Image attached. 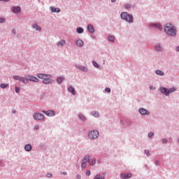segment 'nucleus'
I'll use <instances>...</instances> for the list:
<instances>
[{
  "mask_svg": "<svg viewBox=\"0 0 179 179\" xmlns=\"http://www.w3.org/2000/svg\"><path fill=\"white\" fill-rule=\"evenodd\" d=\"M155 164H156L157 166L159 164V162H157V161H155Z\"/></svg>",
  "mask_w": 179,
  "mask_h": 179,
  "instance_id": "3c124183",
  "label": "nucleus"
},
{
  "mask_svg": "<svg viewBox=\"0 0 179 179\" xmlns=\"http://www.w3.org/2000/svg\"><path fill=\"white\" fill-rule=\"evenodd\" d=\"M32 27L34 29H36V30H38V31H41V27H38V25H37V24H34L32 25Z\"/></svg>",
  "mask_w": 179,
  "mask_h": 179,
  "instance_id": "412c9836",
  "label": "nucleus"
},
{
  "mask_svg": "<svg viewBox=\"0 0 179 179\" xmlns=\"http://www.w3.org/2000/svg\"><path fill=\"white\" fill-rule=\"evenodd\" d=\"M34 120H36V121H38L40 120H44V115L40 113H36L34 115Z\"/></svg>",
  "mask_w": 179,
  "mask_h": 179,
  "instance_id": "39448f33",
  "label": "nucleus"
},
{
  "mask_svg": "<svg viewBox=\"0 0 179 179\" xmlns=\"http://www.w3.org/2000/svg\"><path fill=\"white\" fill-rule=\"evenodd\" d=\"M165 33L168 34V36H176L177 34V29L170 23L166 24L164 29Z\"/></svg>",
  "mask_w": 179,
  "mask_h": 179,
  "instance_id": "f257e3e1",
  "label": "nucleus"
},
{
  "mask_svg": "<svg viewBox=\"0 0 179 179\" xmlns=\"http://www.w3.org/2000/svg\"><path fill=\"white\" fill-rule=\"evenodd\" d=\"M0 1H3V2H9V1L10 0H0Z\"/></svg>",
  "mask_w": 179,
  "mask_h": 179,
  "instance_id": "09e8293b",
  "label": "nucleus"
},
{
  "mask_svg": "<svg viewBox=\"0 0 179 179\" xmlns=\"http://www.w3.org/2000/svg\"><path fill=\"white\" fill-rule=\"evenodd\" d=\"M77 68L78 69H80V71H83V72H87V68H86L83 66H77Z\"/></svg>",
  "mask_w": 179,
  "mask_h": 179,
  "instance_id": "f3484780",
  "label": "nucleus"
},
{
  "mask_svg": "<svg viewBox=\"0 0 179 179\" xmlns=\"http://www.w3.org/2000/svg\"><path fill=\"white\" fill-rule=\"evenodd\" d=\"M78 117H79L80 120H82V121H85V120H86V117L82 114H80L78 115Z\"/></svg>",
  "mask_w": 179,
  "mask_h": 179,
  "instance_id": "c85d7f7f",
  "label": "nucleus"
},
{
  "mask_svg": "<svg viewBox=\"0 0 179 179\" xmlns=\"http://www.w3.org/2000/svg\"><path fill=\"white\" fill-rule=\"evenodd\" d=\"M111 2L113 3L115 2V0H111Z\"/></svg>",
  "mask_w": 179,
  "mask_h": 179,
  "instance_id": "5fc2aeb1",
  "label": "nucleus"
},
{
  "mask_svg": "<svg viewBox=\"0 0 179 179\" xmlns=\"http://www.w3.org/2000/svg\"><path fill=\"white\" fill-rule=\"evenodd\" d=\"M153 135H154V133H153V132H150V133L148 134V138H152V136H153Z\"/></svg>",
  "mask_w": 179,
  "mask_h": 179,
  "instance_id": "4c0bfd02",
  "label": "nucleus"
},
{
  "mask_svg": "<svg viewBox=\"0 0 179 179\" xmlns=\"http://www.w3.org/2000/svg\"><path fill=\"white\" fill-rule=\"evenodd\" d=\"M13 113H16V111L14 110V111H13Z\"/></svg>",
  "mask_w": 179,
  "mask_h": 179,
  "instance_id": "6e6d98bb",
  "label": "nucleus"
},
{
  "mask_svg": "<svg viewBox=\"0 0 179 179\" xmlns=\"http://www.w3.org/2000/svg\"><path fill=\"white\" fill-rule=\"evenodd\" d=\"M139 113L142 115H149V112H148V110L143 108L139 109Z\"/></svg>",
  "mask_w": 179,
  "mask_h": 179,
  "instance_id": "1a4fd4ad",
  "label": "nucleus"
},
{
  "mask_svg": "<svg viewBox=\"0 0 179 179\" xmlns=\"http://www.w3.org/2000/svg\"><path fill=\"white\" fill-rule=\"evenodd\" d=\"M50 10H51V12H52V13H54L55 12H57V13H59V11L61 10H59V8H58L52 6V7H50Z\"/></svg>",
  "mask_w": 179,
  "mask_h": 179,
  "instance_id": "4468645a",
  "label": "nucleus"
},
{
  "mask_svg": "<svg viewBox=\"0 0 179 179\" xmlns=\"http://www.w3.org/2000/svg\"><path fill=\"white\" fill-rule=\"evenodd\" d=\"M121 177H122V178H124V179L131 178V177H132V174H131V173H122Z\"/></svg>",
  "mask_w": 179,
  "mask_h": 179,
  "instance_id": "9b49d317",
  "label": "nucleus"
},
{
  "mask_svg": "<svg viewBox=\"0 0 179 179\" xmlns=\"http://www.w3.org/2000/svg\"><path fill=\"white\" fill-rule=\"evenodd\" d=\"M92 64H93L94 66H95V68H99V64H97V62H93Z\"/></svg>",
  "mask_w": 179,
  "mask_h": 179,
  "instance_id": "f704fd0d",
  "label": "nucleus"
},
{
  "mask_svg": "<svg viewBox=\"0 0 179 179\" xmlns=\"http://www.w3.org/2000/svg\"><path fill=\"white\" fill-rule=\"evenodd\" d=\"M83 44L84 43H83V41L82 40H78L76 42V45H78V47H83Z\"/></svg>",
  "mask_w": 179,
  "mask_h": 179,
  "instance_id": "a211bd4d",
  "label": "nucleus"
},
{
  "mask_svg": "<svg viewBox=\"0 0 179 179\" xmlns=\"http://www.w3.org/2000/svg\"><path fill=\"white\" fill-rule=\"evenodd\" d=\"M160 90L163 94H165V96H169V94H170V91L166 87H161Z\"/></svg>",
  "mask_w": 179,
  "mask_h": 179,
  "instance_id": "6e6552de",
  "label": "nucleus"
},
{
  "mask_svg": "<svg viewBox=\"0 0 179 179\" xmlns=\"http://www.w3.org/2000/svg\"><path fill=\"white\" fill-rule=\"evenodd\" d=\"M21 82L24 83L25 85L29 83V77L27 76L25 78L22 77Z\"/></svg>",
  "mask_w": 179,
  "mask_h": 179,
  "instance_id": "2eb2a0df",
  "label": "nucleus"
},
{
  "mask_svg": "<svg viewBox=\"0 0 179 179\" xmlns=\"http://www.w3.org/2000/svg\"><path fill=\"white\" fill-rule=\"evenodd\" d=\"M12 10L13 13H19L21 10V8L20 6L13 7Z\"/></svg>",
  "mask_w": 179,
  "mask_h": 179,
  "instance_id": "f8f14e48",
  "label": "nucleus"
},
{
  "mask_svg": "<svg viewBox=\"0 0 179 179\" xmlns=\"http://www.w3.org/2000/svg\"><path fill=\"white\" fill-rule=\"evenodd\" d=\"M43 114L48 115V117H54L55 115V112L54 110H48V111H43Z\"/></svg>",
  "mask_w": 179,
  "mask_h": 179,
  "instance_id": "0eeeda50",
  "label": "nucleus"
},
{
  "mask_svg": "<svg viewBox=\"0 0 179 179\" xmlns=\"http://www.w3.org/2000/svg\"><path fill=\"white\" fill-rule=\"evenodd\" d=\"M69 92H70V93H72V94L75 95L76 92L75 91V88H73V87H69Z\"/></svg>",
  "mask_w": 179,
  "mask_h": 179,
  "instance_id": "aec40b11",
  "label": "nucleus"
},
{
  "mask_svg": "<svg viewBox=\"0 0 179 179\" xmlns=\"http://www.w3.org/2000/svg\"><path fill=\"white\" fill-rule=\"evenodd\" d=\"M153 27L158 29L159 30H163V27L160 24H152Z\"/></svg>",
  "mask_w": 179,
  "mask_h": 179,
  "instance_id": "ddd939ff",
  "label": "nucleus"
},
{
  "mask_svg": "<svg viewBox=\"0 0 179 179\" xmlns=\"http://www.w3.org/2000/svg\"><path fill=\"white\" fill-rule=\"evenodd\" d=\"M120 16L123 20H126V22H128L129 23H132L134 22V16L129 15L128 13H122Z\"/></svg>",
  "mask_w": 179,
  "mask_h": 179,
  "instance_id": "7ed1b4c3",
  "label": "nucleus"
},
{
  "mask_svg": "<svg viewBox=\"0 0 179 179\" xmlns=\"http://www.w3.org/2000/svg\"><path fill=\"white\" fill-rule=\"evenodd\" d=\"M8 86H9L8 84H1L0 85V87H1V89H6V87H8Z\"/></svg>",
  "mask_w": 179,
  "mask_h": 179,
  "instance_id": "cd10ccee",
  "label": "nucleus"
},
{
  "mask_svg": "<svg viewBox=\"0 0 179 179\" xmlns=\"http://www.w3.org/2000/svg\"><path fill=\"white\" fill-rule=\"evenodd\" d=\"M65 40H62L59 43H57V45H65Z\"/></svg>",
  "mask_w": 179,
  "mask_h": 179,
  "instance_id": "7c9ffc66",
  "label": "nucleus"
},
{
  "mask_svg": "<svg viewBox=\"0 0 179 179\" xmlns=\"http://www.w3.org/2000/svg\"><path fill=\"white\" fill-rule=\"evenodd\" d=\"M88 136L90 139H97L99 138V132L97 131H91L89 132Z\"/></svg>",
  "mask_w": 179,
  "mask_h": 179,
  "instance_id": "20e7f679",
  "label": "nucleus"
},
{
  "mask_svg": "<svg viewBox=\"0 0 179 179\" xmlns=\"http://www.w3.org/2000/svg\"><path fill=\"white\" fill-rule=\"evenodd\" d=\"M176 51H179V46L176 48Z\"/></svg>",
  "mask_w": 179,
  "mask_h": 179,
  "instance_id": "603ef678",
  "label": "nucleus"
},
{
  "mask_svg": "<svg viewBox=\"0 0 179 179\" xmlns=\"http://www.w3.org/2000/svg\"><path fill=\"white\" fill-rule=\"evenodd\" d=\"M13 79H15V80H22V77L19 76H14Z\"/></svg>",
  "mask_w": 179,
  "mask_h": 179,
  "instance_id": "bb28decb",
  "label": "nucleus"
},
{
  "mask_svg": "<svg viewBox=\"0 0 179 179\" xmlns=\"http://www.w3.org/2000/svg\"><path fill=\"white\" fill-rule=\"evenodd\" d=\"M28 79L31 82H36V83L38 82V78H37V77H35L33 76H28Z\"/></svg>",
  "mask_w": 179,
  "mask_h": 179,
  "instance_id": "9d476101",
  "label": "nucleus"
},
{
  "mask_svg": "<svg viewBox=\"0 0 179 179\" xmlns=\"http://www.w3.org/2000/svg\"><path fill=\"white\" fill-rule=\"evenodd\" d=\"M12 33H13V34H16V30L15 29H13Z\"/></svg>",
  "mask_w": 179,
  "mask_h": 179,
  "instance_id": "49530a36",
  "label": "nucleus"
},
{
  "mask_svg": "<svg viewBox=\"0 0 179 179\" xmlns=\"http://www.w3.org/2000/svg\"><path fill=\"white\" fill-rule=\"evenodd\" d=\"M94 179H104V178L101 177L100 175H96Z\"/></svg>",
  "mask_w": 179,
  "mask_h": 179,
  "instance_id": "473e14b6",
  "label": "nucleus"
},
{
  "mask_svg": "<svg viewBox=\"0 0 179 179\" xmlns=\"http://www.w3.org/2000/svg\"><path fill=\"white\" fill-rule=\"evenodd\" d=\"M89 163L90 164V166H94V164H96V159H92L89 161Z\"/></svg>",
  "mask_w": 179,
  "mask_h": 179,
  "instance_id": "4be33fe9",
  "label": "nucleus"
},
{
  "mask_svg": "<svg viewBox=\"0 0 179 179\" xmlns=\"http://www.w3.org/2000/svg\"><path fill=\"white\" fill-rule=\"evenodd\" d=\"M34 128H35V129H40V126L36 125V126L34 127Z\"/></svg>",
  "mask_w": 179,
  "mask_h": 179,
  "instance_id": "c03bdc74",
  "label": "nucleus"
},
{
  "mask_svg": "<svg viewBox=\"0 0 179 179\" xmlns=\"http://www.w3.org/2000/svg\"><path fill=\"white\" fill-rule=\"evenodd\" d=\"M90 159V156H89V155H86L84 157L83 162L81 164L82 169H86V163H87V162H89Z\"/></svg>",
  "mask_w": 179,
  "mask_h": 179,
  "instance_id": "423d86ee",
  "label": "nucleus"
},
{
  "mask_svg": "<svg viewBox=\"0 0 179 179\" xmlns=\"http://www.w3.org/2000/svg\"><path fill=\"white\" fill-rule=\"evenodd\" d=\"M124 7H125L126 9H129V8H131V4H126L124 6Z\"/></svg>",
  "mask_w": 179,
  "mask_h": 179,
  "instance_id": "e433bc0d",
  "label": "nucleus"
},
{
  "mask_svg": "<svg viewBox=\"0 0 179 179\" xmlns=\"http://www.w3.org/2000/svg\"><path fill=\"white\" fill-rule=\"evenodd\" d=\"M24 149L27 150V152H30V150H31V145L27 144L24 147Z\"/></svg>",
  "mask_w": 179,
  "mask_h": 179,
  "instance_id": "6ab92c4d",
  "label": "nucleus"
},
{
  "mask_svg": "<svg viewBox=\"0 0 179 179\" xmlns=\"http://www.w3.org/2000/svg\"><path fill=\"white\" fill-rule=\"evenodd\" d=\"M105 92H106L107 93H111V89H110L109 87H106L105 89Z\"/></svg>",
  "mask_w": 179,
  "mask_h": 179,
  "instance_id": "72a5a7b5",
  "label": "nucleus"
},
{
  "mask_svg": "<svg viewBox=\"0 0 179 179\" xmlns=\"http://www.w3.org/2000/svg\"><path fill=\"white\" fill-rule=\"evenodd\" d=\"M86 176H90V170H87V171H86Z\"/></svg>",
  "mask_w": 179,
  "mask_h": 179,
  "instance_id": "79ce46f5",
  "label": "nucleus"
},
{
  "mask_svg": "<svg viewBox=\"0 0 179 179\" xmlns=\"http://www.w3.org/2000/svg\"><path fill=\"white\" fill-rule=\"evenodd\" d=\"M62 174H63L64 176H66V174H68L66 172H63L62 173Z\"/></svg>",
  "mask_w": 179,
  "mask_h": 179,
  "instance_id": "8fccbe9b",
  "label": "nucleus"
},
{
  "mask_svg": "<svg viewBox=\"0 0 179 179\" xmlns=\"http://www.w3.org/2000/svg\"><path fill=\"white\" fill-rule=\"evenodd\" d=\"M145 153L147 155V156H150V152L149 150H145Z\"/></svg>",
  "mask_w": 179,
  "mask_h": 179,
  "instance_id": "ea45409f",
  "label": "nucleus"
},
{
  "mask_svg": "<svg viewBox=\"0 0 179 179\" xmlns=\"http://www.w3.org/2000/svg\"><path fill=\"white\" fill-rule=\"evenodd\" d=\"M46 176L48 178H51V177H52V175L51 173H48Z\"/></svg>",
  "mask_w": 179,
  "mask_h": 179,
  "instance_id": "37998d69",
  "label": "nucleus"
},
{
  "mask_svg": "<svg viewBox=\"0 0 179 179\" xmlns=\"http://www.w3.org/2000/svg\"><path fill=\"white\" fill-rule=\"evenodd\" d=\"M77 33H79V34H82V33H83V28L78 27L77 28Z\"/></svg>",
  "mask_w": 179,
  "mask_h": 179,
  "instance_id": "b1692460",
  "label": "nucleus"
},
{
  "mask_svg": "<svg viewBox=\"0 0 179 179\" xmlns=\"http://www.w3.org/2000/svg\"><path fill=\"white\" fill-rule=\"evenodd\" d=\"M20 92V89L19 87H15V92L19 93Z\"/></svg>",
  "mask_w": 179,
  "mask_h": 179,
  "instance_id": "a19ab883",
  "label": "nucleus"
},
{
  "mask_svg": "<svg viewBox=\"0 0 179 179\" xmlns=\"http://www.w3.org/2000/svg\"><path fill=\"white\" fill-rule=\"evenodd\" d=\"M5 22V18L0 17V23H3Z\"/></svg>",
  "mask_w": 179,
  "mask_h": 179,
  "instance_id": "58836bf2",
  "label": "nucleus"
},
{
  "mask_svg": "<svg viewBox=\"0 0 179 179\" xmlns=\"http://www.w3.org/2000/svg\"><path fill=\"white\" fill-rule=\"evenodd\" d=\"M92 114L96 118H97L100 115V113H99V112H97V111L92 112Z\"/></svg>",
  "mask_w": 179,
  "mask_h": 179,
  "instance_id": "5701e85b",
  "label": "nucleus"
},
{
  "mask_svg": "<svg viewBox=\"0 0 179 179\" xmlns=\"http://www.w3.org/2000/svg\"><path fill=\"white\" fill-rule=\"evenodd\" d=\"M80 178H81L80 175H77V176H76V179H80Z\"/></svg>",
  "mask_w": 179,
  "mask_h": 179,
  "instance_id": "de8ad7c7",
  "label": "nucleus"
},
{
  "mask_svg": "<svg viewBox=\"0 0 179 179\" xmlns=\"http://www.w3.org/2000/svg\"><path fill=\"white\" fill-rule=\"evenodd\" d=\"M64 80V78L59 77L57 79V83H59V84L62 83V81Z\"/></svg>",
  "mask_w": 179,
  "mask_h": 179,
  "instance_id": "c756f323",
  "label": "nucleus"
},
{
  "mask_svg": "<svg viewBox=\"0 0 179 179\" xmlns=\"http://www.w3.org/2000/svg\"><path fill=\"white\" fill-rule=\"evenodd\" d=\"M155 50L157 51H162V46L157 45V46H155Z\"/></svg>",
  "mask_w": 179,
  "mask_h": 179,
  "instance_id": "2f4dec72",
  "label": "nucleus"
},
{
  "mask_svg": "<svg viewBox=\"0 0 179 179\" xmlns=\"http://www.w3.org/2000/svg\"><path fill=\"white\" fill-rule=\"evenodd\" d=\"M150 90H154L153 87H150Z\"/></svg>",
  "mask_w": 179,
  "mask_h": 179,
  "instance_id": "864d4df0",
  "label": "nucleus"
},
{
  "mask_svg": "<svg viewBox=\"0 0 179 179\" xmlns=\"http://www.w3.org/2000/svg\"><path fill=\"white\" fill-rule=\"evenodd\" d=\"M163 143H167V140L166 138H164L162 140Z\"/></svg>",
  "mask_w": 179,
  "mask_h": 179,
  "instance_id": "a18cd8bd",
  "label": "nucleus"
},
{
  "mask_svg": "<svg viewBox=\"0 0 179 179\" xmlns=\"http://www.w3.org/2000/svg\"><path fill=\"white\" fill-rule=\"evenodd\" d=\"M87 30L90 31V33H94V27L92 25H88Z\"/></svg>",
  "mask_w": 179,
  "mask_h": 179,
  "instance_id": "dca6fc26",
  "label": "nucleus"
},
{
  "mask_svg": "<svg viewBox=\"0 0 179 179\" xmlns=\"http://www.w3.org/2000/svg\"><path fill=\"white\" fill-rule=\"evenodd\" d=\"M109 41H112V43H114V41L115 40V37L113 36H109L108 37Z\"/></svg>",
  "mask_w": 179,
  "mask_h": 179,
  "instance_id": "a878e982",
  "label": "nucleus"
},
{
  "mask_svg": "<svg viewBox=\"0 0 179 179\" xmlns=\"http://www.w3.org/2000/svg\"><path fill=\"white\" fill-rule=\"evenodd\" d=\"M39 79H43V83L50 85L54 83V80H51V75L39 73L38 74Z\"/></svg>",
  "mask_w": 179,
  "mask_h": 179,
  "instance_id": "f03ea898",
  "label": "nucleus"
},
{
  "mask_svg": "<svg viewBox=\"0 0 179 179\" xmlns=\"http://www.w3.org/2000/svg\"><path fill=\"white\" fill-rule=\"evenodd\" d=\"M157 75H159V76H163L164 75V73L162 71L157 70L156 71Z\"/></svg>",
  "mask_w": 179,
  "mask_h": 179,
  "instance_id": "393cba45",
  "label": "nucleus"
},
{
  "mask_svg": "<svg viewBox=\"0 0 179 179\" xmlns=\"http://www.w3.org/2000/svg\"><path fill=\"white\" fill-rule=\"evenodd\" d=\"M169 93H173V92H176V88H171L170 90H169Z\"/></svg>",
  "mask_w": 179,
  "mask_h": 179,
  "instance_id": "c9c22d12",
  "label": "nucleus"
},
{
  "mask_svg": "<svg viewBox=\"0 0 179 179\" xmlns=\"http://www.w3.org/2000/svg\"><path fill=\"white\" fill-rule=\"evenodd\" d=\"M178 142H179V139H178Z\"/></svg>",
  "mask_w": 179,
  "mask_h": 179,
  "instance_id": "4d7b16f0",
  "label": "nucleus"
}]
</instances>
